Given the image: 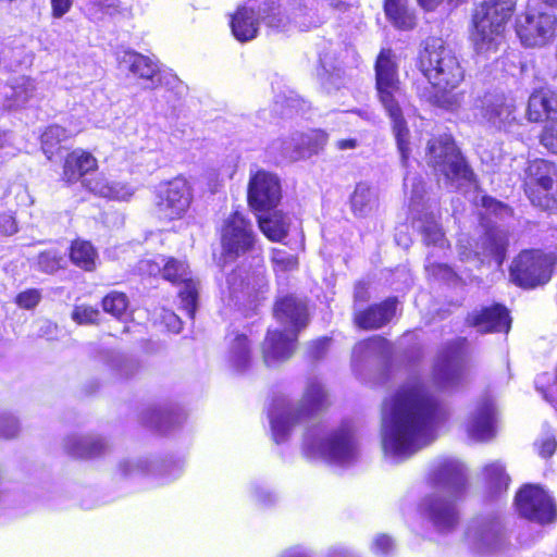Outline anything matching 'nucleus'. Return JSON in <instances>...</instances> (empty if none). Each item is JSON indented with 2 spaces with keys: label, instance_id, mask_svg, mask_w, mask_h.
<instances>
[{
  "label": "nucleus",
  "instance_id": "nucleus-1",
  "mask_svg": "<svg viewBox=\"0 0 557 557\" xmlns=\"http://www.w3.org/2000/svg\"><path fill=\"white\" fill-rule=\"evenodd\" d=\"M449 417L448 406L418 374L400 383L381 407L382 426L397 455L413 453L417 442L444 425Z\"/></svg>",
  "mask_w": 557,
  "mask_h": 557
},
{
  "label": "nucleus",
  "instance_id": "nucleus-2",
  "mask_svg": "<svg viewBox=\"0 0 557 557\" xmlns=\"http://www.w3.org/2000/svg\"><path fill=\"white\" fill-rule=\"evenodd\" d=\"M416 67L424 78L413 83L420 99L446 110L458 107L460 94L457 89L466 78V70L442 37L430 36L422 41Z\"/></svg>",
  "mask_w": 557,
  "mask_h": 557
},
{
  "label": "nucleus",
  "instance_id": "nucleus-3",
  "mask_svg": "<svg viewBox=\"0 0 557 557\" xmlns=\"http://www.w3.org/2000/svg\"><path fill=\"white\" fill-rule=\"evenodd\" d=\"M329 395L322 382L315 377L307 381L297 406L284 397H274L268 410L272 438L276 444L287 440L289 433L305 425L329 407Z\"/></svg>",
  "mask_w": 557,
  "mask_h": 557
},
{
  "label": "nucleus",
  "instance_id": "nucleus-4",
  "mask_svg": "<svg viewBox=\"0 0 557 557\" xmlns=\"http://www.w3.org/2000/svg\"><path fill=\"white\" fill-rule=\"evenodd\" d=\"M375 89L377 99L392 121V128L397 148L404 163L410 156L409 128L403 109L396 99L400 91L401 82L398 74V64L391 48H382L374 62Z\"/></svg>",
  "mask_w": 557,
  "mask_h": 557
},
{
  "label": "nucleus",
  "instance_id": "nucleus-5",
  "mask_svg": "<svg viewBox=\"0 0 557 557\" xmlns=\"http://www.w3.org/2000/svg\"><path fill=\"white\" fill-rule=\"evenodd\" d=\"M59 182L65 187L79 185L83 190L110 200H127L133 193L119 184H111L99 172L96 156L87 149L74 148L61 159Z\"/></svg>",
  "mask_w": 557,
  "mask_h": 557
},
{
  "label": "nucleus",
  "instance_id": "nucleus-6",
  "mask_svg": "<svg viewBox=\"0 0 557 557\" xmlns=\"http://www.w3.org/2000/svg\"><path fill=\"white\" fill-rule=\"evenodd\" d=\"M516 10L513 0H483L472 15L470 40L478 54L498 51L506 25Z\"/></svg>",
  "mask_w": 557,
  "mask_h": 557
},
{
  "label": "nucleus",
  "instance_id": "nucleus-7",
  "mask_svg": "<svg viewBox=\"0 0 557 557\" xmlns=\"http://www.w3.org/2000/svg\"><path fill=\"white\" fill-rule=\"evenodd\" d=\"M521 188L532 207L548 215H557V163L545 158L528 162Z\"/></svg>",
  "mask_w": 557,
  "mask_h": 557
},
{
  "label": "nucleus",
  "instance_id": "nucleus-8",
  "mask_svg": "<svg viewBox=\"0 0 557 557\" xmlns=\"http://www.w3.org/2000/svg\"><path fill=\"white\" fill-rule=\"evenodd\" d=\"M219 265L234 263L240 258L252 256L259 249L258 234L251 220L242 211H232L219 228Z\"/></svg>",
  "mask_w": 557,
  "mask_h": 557
},
{
  "label": "nucleus",
  "instance_id": "nucleus-9",
  "mask_svg": "<svg viewBox=\"0 0 557 557\" xmlns=\"http://www.w3.org/2000/svg\"><path fill=\"white\" fill-rule=\"evenodd\" d=\"M556 264L557 250L522 249L509 265V280L521 289H535L552 280Z\"/></svg>",
  "mask_w": 557,
  "mask_h": 557
},
{
  "label": "nucleus",
  "instance_id": "nucleus-10",
  "mask_svg": "<svg viewBox=\"0 0 557 557\" xmlns=\"http://www.w3.org/2000/svg\"><path fill=\"white\" fill-rule=\"evenodd\" d=\"M193 202V186L183 175L160 182L153 190V210L160 220L166 222L185 219Z\"/></svg>",
  "mask_w": 557,
  "mask_h": 557
},
{
  "label": "nucleus",
  "instance_id": "nucleus-11",
  "mask_svg": "<svg viewBox=\"0 0 557 557\" xmlns=\"http://www.w3.org/2000/svg\"><path fill=\"white\" fill-rule=\"evenodd\" d=\"M302 454L308 459L319 456L327 461L336 462L354 458L356 443L350 425L342 423L323 438H318L312 429H307L302 438Z\"/></svg>",
  "mask_w": 557,
  "mask_h": 557
},
{
  "label": "nucleus",
  "instance_id": "nucleus-12",
  "mask_svg": "<svg viewBox=\"0 0 557 557\" xmlns=\"http://www.w3.org/2000/svg\"><path fill=\"white\" fill-rule=\"evenodd\" d=\"M515 506L519 516L530 522L546 525L557 520V506L540 485H522L515 495Z\"/></svg>",
  "mask_w": 557,
  "mask_h": 557
},
{
  "label": "nucleus",
  "instance_id": "nucleus-13",
  "mask_svg": "<svg viewBox=\"0 0 557 557\" xmlns=\"http://www.w3.org/2000/svg\"><path fill=\"white\" fill-rule=\"evenodd\" d=\"M515 30L524 47H543L557 34V17L553 13L528 9L517 15Z\"/></svg>",
  "mask_w": 557,
  "mask_h": 557
},
{
  "label": "nucleus",
  "instance_id": "nucleus-14",
  "mask_svg": "<svg viewBox=\"0 0 557 557\" xmlns=\"http://www.w3.org/2000/svg\"><path fill=\"white\" fill-rule=\"evenodd\" d=\"M283 198L280 177L270 171L258 170L250 174L247 185V203L256 213H270Z\"/></svg>",
  "mask_w": 557,
  "mask_h": 557
},
{
  "label": "nucleus",
  "instance_id": "nucleus-15",
  "mask_svg": "<svg viewBox=\"0 0 557 557\" xmlns=\"http://www.w3.org/2000/svg\"><path fill=\"white\" fill-rule=\"evenodd\" d=\"M299 334L269 327L260 344V354L267 367H275L287 362L297 350Z\"/></svg>",
  "mask_w": 557,
  "mask_h": 557
},
{
  "label": "nucleus",
  "instance_id": "nucleus-16",
  "mask_svg": "<svg viewBox=\"0 0 557 557\" xmlns=\"http://www.w3.org/2000/svg\"><path fill=\"white\" fill-rule=\"evenodd\" d=\"M275 321L285 326L284 330L300 334L310 322V313L306 299L295 294L276 297L272 308Z\"/></svg>",
  "mask_w": 557,
  "mask_h": 557
},
{
  "label": "nucleus",
  "instance_id": "nucleus-17",
  "mask_svg": "<svg viewBox=\"0 0 557 557\" xmlns=\"http://www.w3.org/2000/svg\"><path fill=\"white\" fill-rule=\"evenodd\" d=\"M398 298L388 296L366 307L355 308L352 324L361 331H377L388 325L397 313Z\"/></svg>",
  "mask_w": 557,
  "mask_h": 557
},
{
  "label": "nucleus",
  "instance_id": "nucleus-18",
  "mask_svg": "<svg viewBox=\"0 0 557 557\" xmlns=\"http://www.w3.org/2000/svg\"><path fill=\"white\" fill-rule=\"evenodd\" d=\"M467 321L470 326L479 327L483 333H508L512 319L505 305L494 302L473 311Z\"/></svg>",
  "mask_w": 557,
  "mask_h": 557
},
{
  "label": "nucleus",
  "instance_id": "nucleus-19",
  "mask_svg": "<svg viewBox=\"0 0 557 557\" xmlns=\"http://www.w3.org/2000/svg\"><path fill=\"white\" fill-rule=\"evenodd\" d=\"M525 117L536 124L557 120V92L544 87L534 89L528 99Z\"/></svg>",
  "mask_w": 557,
  "mask_h": 557
},
{
  "label": "nucleus",
  "instance_id": "nucleus-20",
  "mask_svg": "<svg viewBox=\"0 0 557 557\" xmlns=\"http://www.w3.org/2000/svg\"><path fill=\"white\" fill-rule=\"evenodd\" d=\"M468 435L476 441L486 442L496 433V408L490 398L483 399L472 413L468 428Z\"/></svg>",
  "mask_w": 557,
  "mask_h": 557
},
{
  "label": "nucleus",
  "instance_id": "nucleus-21",
  "mask_svg": "<svg viewBox=\"0 0 557 557\" xmlns=\"http://www.w3.org/2000/svg\"><path fill=\"white\" fill-rule=\"evenodd\" d=\"M260 21L258 12L247 5H239L231 15L230 27L233 36L239 42L255 39L259 33Z\"/></svg>",
  "mask_w": 557,
  "mask_h": 557
},
{
  "label": "nucleus",
  "instance_id": "nucleus-22",
  "mask_svg": "<svg viewBox=\"0 0 557 557\" xmlns=\"http://www.w3.org/2000/svg\"><path fill=\"white\" fill-rule=\"evenodd\" d=\"M126 57L128 70L137 79L149 83L147 87L150 89L162 86L164 76L154 61L135 51L128 52Z\"/></svg>",
  "mask_w": 557,
  "mask_h": 557
},
{
  "label": "nucleus",
  "instance_id": "nucleus-23",
  "mask_svg": "<svg viewBox=\"0 0 557 557\" xmlns=\"http://www.w3.org/2000/svg\"><path fill=\"white\" fill-rule=\"evenodd\" d=\"M431 379L437 389L456 388L466 379V367L447 357L441 358L432 368Z\"/></svg>",
  "mask_w": 557,
  "mask_h": 557
},
{
  "label": "nucleus",
  "instance_id": "nucleus-24",
  "mask_svg": "<svg viewBox=\"0 0 557 557\" xmlns=\"http://www.w3.org/2000/svg\"><path fill=\"white\" fill-rule=\"evenodd\" d=\"M329 141V134L320 128L311 129L307 134H301L292 149L287 148L286 157L290 161H298L311 158L320 153Z\"/></svg>",
  "mask_w": 557,
  "mask_h": 557
},
{
  "label": "nucleus",
  "instance_id": "nucleus-25",
  "mask_svg": "<svg viewBox=\"0 0 557 557\" xmlns=\"http://www.w3.org/2000/svg\"><path fill=\"white\" fill-rule=\"evenodd\" d=\"M77 133L57 123L47 125L39 136L40 150L46 159L53 161L61 153L62 143L74 138Z\"/></svg>",
  "mask_w": 557,
  "mask_h": 557
},
{
  "label": "nucleus",
  "instance_id": "nucleus-26",
  "mask_svg": "<svg viewBox=\"0 0 557 557\" xmlns=\"http://www.w3.org/2000/svg\"><path fill=\"white\" fill-rule=\"evenodd\" d=\"M67 257L73 265L85 272H94L97 269L98 250L88 239L76 237L71 240Z\"/></svg>",
  "mask_w": 557,
  "mask_h": 557
},
{
  "label": "nucleus",
  "instance_id": "nucleus-27",
  "mask_svg": "<svg viewBox=\"0 0 557 557\" xmlns=\"http://www.w3.org/2000/svg\"><path fill=\"white\" fill-rule=\"evenodd\" d=\"M428 513L433 524L441 532L453 531L459 522L455 505L437 497L429 500Z\"/></svg>",
  "mask_w": 557,
  "mask_h": 557
},
{
  "label": "nucleus",
  "instance_id": "nucleus-28",
  "mask_svg": "<svg viewBox=\"0 0 557 557\" xmlns=\"http://www.w3.org/2000/svg\"><path fill=\"white\" fill-rule=\"evenodd\" d=\"M433 481L436 485L447 486L454 493H460L466 487V476L461 465L456 460L445 459L434 469Z\"/></svg>",
  "mask_w": 557,
  "mask_h": 557
},
{
  "label": "nucleus",
  "instance_id": "nucleus-29",
  "mask_svg": "<svg viewBox=\"0 0 557 557\" xmlns=\"http://www.w3.org/2000/svg\"><path fill=\"white\" fill-rule=\"evenodd\" d=\"M480 113L486 123L498 129L515 120L513 108L506 102L504 97H494L484 101L480 108Z\"/></svg>",
  "mask_w": 557,
  "mask_h": 557
},
{
  "label": "nucleus",
  "instance_id": "nucleus-30",
  "mask_svg": "<svg viewBox=\"0 0 557 557\" xmlns=\"http://www.w3.org/2000/svg\"><path fill=\"white\" fill-rule=\"evenodd\" d=\"M458 148L453 135L441 134L428 141L426 153L433 166L443 168L451 157L458 154Z\"/></svg>",
  "mask_w": 557,
  "mask_h": 557
},
{
  "label": "nucleus",
  "instance_id": "nucleus-31",
  "mask_svg": "<svg viewBox=\"0 0 557 557\" xmlns=\"http://www.w3.org/2000/svg\"><path fill=\"white\" fill-rule=\"evenodd\" d=\"M270 214H258L257 223L262 234L272 243H281L287 237L289 223L281 210H272Z\"/></svg>",
  "mask_w": 557,
  "mask_h": 557
},
{
  "label": "nucleus",
  "instance_id": "nucleus-32",
  "mask_svg": "<svg viewBox=\"0 0 557 557\" xmlns=\"http://www.w3.org/2000/svg\"><path fill=\"white\" fill-rule=\"evenodd\" d=\"M485 493L490 498L497 497L507 492L510 476L499 462H491L483 468Z\"/></svg>",
  "mask_w": 557,
  "mask_h": 557
},
{
  "label": "nucleus",
  "instance_id": "nucleus-33",
  "mask_svg": "<svg viewBox=\"0 0 557 557\" xmlns=\"http://www.w3.org/2000/svg\"><path fill=\"white\" fill-rule=\"evenodd\" d=\"M383 10L395 28L410 30L416 27V16L409 11L406 0H384Z\"/></svg>",
  "mask_w": 557,
  "mask_h": 557
},
{
  "label": "nucleus",
  "instance_id": "nucleus-34",
  "mask_svg": "<svg viewBox=\"0 0 557 557\" xmlns=\"http://www.w3.org/2000/svg\"><path fill=\"white\" fill-rule=\"evenodd\" d=\"M257 278L256 271H251L243 264H237L226 275L227 289L232 296L250 294L255 289Z\"/></svg>",
  "mask_w": 557,
  "mask_h": 557
},
{
  "label": "nucleus",
  "instance_id": "nucleus-35",
  "mask_svg": "<svg viewBox=\"0 0 557 557\" xmlns=\"http://www.w3.org/2000/svg\"><path fill=\"white\" fill-rule=\"evenodd\" d=\"M228 356L232 366L237 370H245L250 366L252 350L248 335L239 332L234 333L228 346Z\"/></svg>",
  "mask_w": 557,
  "mask_h": 557
},
{
  "label": "nucleus",
  "instance_id": "nucleus-36",
  "mask_svg": "<svg viewBox=\"0 0 557 557\" xmlns=\"http://www.w3.org/2000/svg\"><path fill=\"white\" fill-rule=\"evenodd\" d=\"M508 246L509 242L505 233L495 228H488L484 233L482 248L498 265L506 259Z\"/></svg>",
  "mask_w": 557,
  "mask_h": 557
},
{
  "label": "nucleus",
  "instance_id": "nucleus-37",
  "mask_svg": "<svg viewBox=\"0 0 557 557\" xmlns=\"http://www.w3.org/2000/svg\"><path fill=\"white\" fill-rule=\"evenodd\" d=\"M391 348L392 344L386 337L375 334L357 342L354 351L358 357L364 358L371 355H388Z\"/></svg>",
  "mask_w": 557,
  "mask_h": 557
},
{
  "label": "nucleus",
  "instance_id": "nucleus-38",
  "mask_svg": "<svg viewBox=\"0 0 557 557\" xmlns=\"http://www.w3.org/2000/svg\"><path fill=\"white\" fill-rule=\"evenodd\" d=\"M161 276L164 281L174 286H181L182 283L191 278L189 276L188 264L174 257H166L164 259Z\"/></svg>",
  "mask_w": 557,
  "mask_h": 557
},
{
  "label": "nucleus",
  "instance_id": "nucleus-39",
  "mask_svg": "<svg viewBox=\"0 0 557 557\" xmlns=\"http://www.w3.org/2000/svg\"><path fill=\"white\" fill-rule=\"evenodd\" d=\"M102 310L116 319H122L128 308V297L123 292L112 290L101 299Z\"/></svg>",
  "mask_w": 557,
  "mask_h": 557
},
{
  "label": "nucleus",
  "instance_id": "nucleus-40",
  "mask_svg": "<svg viewBox=\"0 0 557 557\" xmlns=\"http://www.w3.org/2000/svg\"><path fill=\"white\" fill-rule=\"evenodd\" d=\"M183 288L178 292V298L182 304V309L185 310L190 319L195 318L198 305V287L193 278L181 284Z\"/></svg>",
  "mask_w": 557,
  "mask_h": 557
},
{
  "label": "nucleus",
  "instance_id": "nucleus-41",
  "mask_svg": "<svg viewBox=\"0 0 557 557\" xmlns=\"http://www.w3.org/2000/svg\"><path fill=\"white\" fill-rule=\"evenodd\" d=\"M421 235L424 245L426 246H446L449 247V243L445 237V232L442 225L434 220H426L421 227Z\"/></svg>",
  "mask_w": 557,
  "mask_h": 557
},
{
  "label": "nucleus",
  "instance_id": "nucleus-42",
  "mask_svg": "<svg viewBox=\"0 0 557 557\" xmlns=\"http://www.w3.org/2000/svg\"><path fill=\"white\" fill-rule=\"evenodd\" d=\"M100 310L88 304L75 305L71 312L72 320L78 325L99 324Z\"/></svg>",
  "mask_w": 557,
  "mask_h": 557
},
{
  "label": "nucleus",
  "instance_id": "nucleus-43",
  "mask_svg": "<svg viewBox=\"0 0 557 557\" xmlns=\"http://www.w3.org/2000/svg\"><path fill=\"white\" fill-rule=\"evenodd\" d=\"M42 297V289L28 287L16 293L13 304L23 310H34L41 302Z\"/></svg>",
  "mask_w": 557,
  "mask_h": 557
},
{
  "label": "nucleus",
  "instance_id": "nucleus-44",
  "mask_svg": "<svg viewBox=\"0 0 557 557\" xmlns=\"http://www.w3.org/2000/svg\"><path fill=\"white\" fill-rule=\"evenodd\" d=\"M446 164H448L449 173L454 178H461L470 183L475 181V174L461 151H458V154L451 157Z\"/></svg>",
  "mask_w": 557,
  "mask_h": 557
},
{
  "label": "nucleus",
  "instance_id": "nucleus-45",
  "mask_svg": "<svg viewBox=\"0 0 557 557\" xmlns=\"http://www.w3.org/2000/svg\"><path fill=\"white\" fill-rule=\"evenodd\" d=\"M63 256L54 249L41 251L37 258V264L40 271L52 274L63 267Z\"/></svg>",
  "mask_w": 557,
  "mask_h": 557
},
{
  "label": "nucleus",
  "instance_id": "nucleus-46",
  "mask_svg": "<svg viewBox=\"0 0 557 557\" xmlns=\"http://www.w3.org/2000/svg\"><path fill=\"white\" fill-rule=\"evenodd\" d=\"M262 18L269 27L277 30L283 29L288 22L287 17L284 16L281 12V4L273 0L267 3Z\"/></svg>",
  "mask_w": 557,
  "mask_h": 557
},
{
  "label": "nucleus",
  "instance_id": "nucleus-47",
  "mask_svg": "<svg viewBox=\"0 0 557 557\" xmlns=\"http://www.w3.org/2000/svg\"><path fill=\"white\" fill-rule=\"evenodd\" d=\"M535 388L547 403L557 408V389L554 388V382L548 372L536 376Z\"/></svg>",
  "mask_w": 557,
  "mask_h": 557
},
{
  "label": "nucleus",
  "instance_id": "nucleus-48",
  "mask_svg": "<svg viewBox=\"0 0 557 557\" xmlns=\"http://www.w3.org/2000/svg\"><path fill=\"white\" fill-rule=\"evenodd\" d=\"M539 143L549 153L557 156V120L543 126L539 134Z\"/></svg>",
  "mask_w": 557,
  "mask_h": 557
},
{
  "label": "nucleus",
  "instance_id": "nucleus-49",
  "mask_svg": "<svg viewBox=\"0 0 557 557\" xmlns=\"http://www.w3.org/2000/svg\"><path fill=\"white\" fill-rule=\"evenodd\" d=\"M106 450V443L102 438H94L83 442L77 448L78 458H96L101 456Z\"/></svg>",
  "mask_w": 557,
  "mask_h": 557
},
{
  "label": "nucleus",
  "instance_id": "nucleus-50",
  "mask_svg": "<svg viewBox=\"0 0 557 557\" xmlns=\"http://www.w3.org/2000/svg\"><path fill=\"white\" fill-rule=\"evenodd\" d=\"M35 89L34 81L29 77H23L21 82L13 86L12 96L16 101L26 102L34 96Z\"/></svg>",
  "mask_w": 557,
  "mask_h": 557
},
{
  "label": "nucleus",
  "instance_id": "nucleus-51",
  "mask_svg": "<svg viewBox=\"0 0 557 557\" xmlns=\"http://www.w3.org/2000/svg\"><path fill=\"white\" fill-rule=\"evenodd\" d=\"M331 338L323 336L311 341L307 347V355L312 360L323 358L327 351Z\"/></svg>",
  "mask_w": 557,
  "mask_h": 557
},
{
  "label": "nucleus",
  "instance_id": "nucleus-52",
  "mask_svg": "<svg viewBox=\"0 0 557 557\" xmlns=\"http://www.w3.org/2000/svg\"><path fill=\"white\" fill-rule=\"evenodd\" d=\"M537 454L544 458H550L557 449V441L554 435H546L535 442Z\"/></svg>",
  "mask_w": 557,
  "mask_h": 557
},
{
  "label": "nucleus",
  "instance_id": "nucleus-53",
  "mask_svg": "<svg viewBox=\"0 0 557 557\" xmlns=\"http://www.w3.org/2000/svg\"><path fill=\"white\" fill-rule=\"evenodd\" d=\"M370 298L369 284L364 281H357L354 285L352 293L354 307L359 308L361 305L368 302Z\"/></svg>",
  "mask_w": 557,
  "mask_h": 557
},
{
  "label": "nucleus",
  "instance_id": "nucleus-54",
  "mask_svg": "<svg viewBox=\"0 0 557 557\" xmlns=\"http://www.w3.org/2000/svg\"><path fill=\"white\" fill-rule=\"evenodd\" d=\"M18 231L16 220L13 214L8 212L0 213V237L11 236Z\"/></svg>",
  "mask_w": 557,
  "mask_h": 557
},
{
  "label": "nucleus",
  "instance_id": "nucleus-55",
  "mask_svg": "<svg viewBox=\"0 0 557 557\" xmlns=\"http://www.w3.org/2000/svg\"><path fill=\"white\" fill-rule=\"evenodd\" d=\"M18 428L15 419L0 417V438L10 440L17 435Z\"/></svg>",
  "mask_w": 557,
  "mask_h": 557
},
{
  "label": "nucleus",
  "instance_id": "nucleus-56",
  "mask_svg": "<svg viewBox=\"0 0 557 557\" xmlns=\"http://www.w3.org/2000/svg\"><path fill=\"white\" fill-rule=\"evenodd\" d=\"M394 549L393 539L387 534H380L373 543V550L380 555H387Z\"/></svg>",
  "mask_w": 557,
  "mask_h": 557
},
{
  "label": "nucleus",
  "instance_id": "nucleus-57",
  "mask_svg": "<svg viewBox=\"0 0 557 557\" xmlns=\"http://www.w3.org/2000/svg\"><path fill=\"white\" fill-rule=\"evenodd\" d=\"M73 5V0H51V14L60 18L66 14Z\"/></svg>",
  "mask_w": 557,
  "mask_h": 557
},
{
  "label": "nucleus",
  "instance_id": "nucleus-58",
  "mask_svg": "<svg viewBox=\"0 0 557 557\" xmlns=\"http://www.w3.org/2000/svg\"><path fill=\"white\" fill-rule=\"evenodd\" d=\"M277 265L281 267L282 270H294L298 267V259L295 256H289L286 258H276L274 259Z\"/></svg>",
  "mask_w": 557,
  "mask_h": 557
},
{
  "label": "nucleus",
  "instance_id": "nucleus-59",
  "mask_svg": "<svg viewBox=\"0 0 557 557\" xmlns=\"http://www.w3.org/2000/svg\"><path fill=\"white\" fill-rule=\"evenodd\" d=\"M359 143L356 138L338 139L335 146L338 150H352L358 147Z\"/></svg>",
  "mask_w": 557,
  "mask_h": 557
},
{
  "label": "nucleus",
  "instance_id": "nucleus-60",
  "mask_svg": "<svg viewBox=\"0 0 557 557\" xmlns=\"http://www.w3.org/2000/svg\"><path fill=\"white\" fill-rule=\"evenodd\" d=\"M431 269H432L433 274L450 275L454 273L451 267L446 263H433L431 265Z\"/></svg>",
  "mask_w": 557,
  "mask_h": 557
},
{
  "label": "nucleus",
  "instance_id": "nucleus-61",
  "mask_svg": "<svg viewBox=\"0 0 557 557\" xmlns=\"http://www.w3.org/2000/svg\"><path fill=\"white\" fill-rule=\"evenodd\" d=\"M482 206L487 208V209L496 210L497 208H500L504 205L500 201H498V200H496V199H494V198H492L490 196H483L482 197Z\"/></svg>",
  "mask_w": 557,
  "mask_h": 557
},
{
  "label": "nucleus",
  "instance_id": "nucleus-62",
  "mask_svg": "<svg viewBox=\"0 0 557 557\" xmlns=\"http://www.w3.org/2000/svg\"><path fill=\"white\" fill-rule=\"evenodd\" d=\"M419 5L426 11H433L443 0H417Z\"/></svg>",
  "mask_w": 557,
  "mask_h": 557
},
{
  "label": "nucleus",
  "instance_id": "nucleus-63",
  "mask_svg": "<svg viewBox=\"0 0 557 557\" xmlns=\"http://www.w3.org/2000/svg\"><path fill=\"white\" fill-rule=\"evenodd\" d=\"M359 198H362V195L356 190L351 197V207L354 211L357 209L361 210L362 206H364L363 200H359Z\"/></svg>",
  "mask_w": 557,
  "mask_h": 557
},
{
  "label": "nucleus",
  "instance_id": "nucleus-64",
  "mask_svg": "<svg viewBox=\"0 0 557 557\" xmlns=\"http://www.w3.org/2000/svg\"><path fill=\"white\" fill-rule=\"evenodd\" d=\"M283 557H309L306 553L297 550V549H289Z\"/></svg>",
  "mask_w": 557,
  "mask_h": 557
}]
</instances>
